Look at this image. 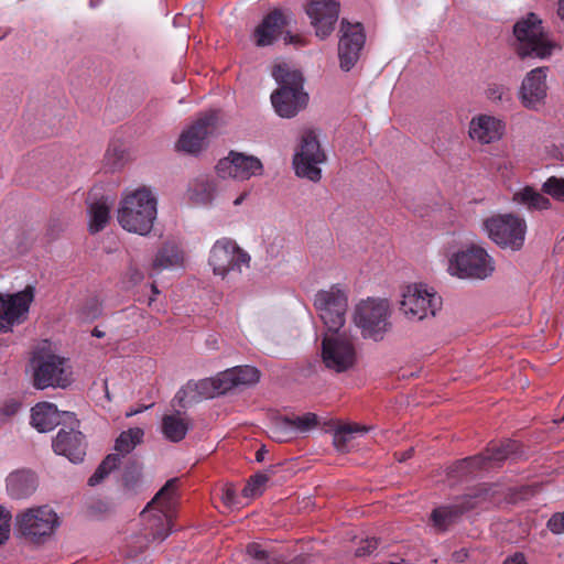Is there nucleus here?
Here are the masks:
<instances>
[{
	"mask_svg": "<svg viewBox=\"0 0 564 564\" xmlns=\"http://www.w3.org/2000/svg\"><path fill=\"white\" fill-rule=\"evenodd\" d=\"M177 479L172 478L156 492L153 499L148 503L147 508L141 512V518L147 521L144 529L130 536L127 544V555L137 557L143 553L152 542H162L171 533V519L160 510L158 513L150 514L149 509L153 506L170 508L176 496Z\"/></svg>",
	"mask_w": 564,
	"mask_h": 564,
	"instance_id": "obj_1",
	"label": "nucleus"
},
{
	"mask_svg": "<svg viewBox=\"0 0 564 564\" xmlns=\"http://www.w3.org/2000/svg\"><path fill=\"white\" fill-rule=\"evenodd\" d=\"M272 76L279 85L271 95L272 106L280 117L293 118L308 101V95L303 90V75L288 64H280L273 68Z\"/></svg>",
	"mask_w": 564,
	"mask_h": 564,
	"instance_id": "obj_2",
	"label": "nucleus"
},
{
	"mask_svg": "<svg viewBox=\"0 0 564 564\" xmlns=\"http://www.w3.org/2000/svg\"><path fill=\"white\" fill-rule=\"evenodd\" d=\"M120 226L130 232L147 236L156 219V198L147 187L126 195L117 215Z\"/></svg>",
	"mask_w": 564,
	"mask_h": 564,
	"instance_id": "obj_3",
	"label": "nucleus"
},
{
	"mask_svg": "<svg viewBox=\"0 0 564 564\" xmlns=\"http://www.w3.org/2000/svg\"><path fill=\"white\" fill-rule=\"evenodd\" d=\"M59 525L58 514L46 505L24 509L15 516L17 536L32 546L48 543Z\"/></svg>",
	"mask_w": 564,
	"mask_h": 564,
	"instance_id": "obj_4",
	"label": "nucleus"
},
{
	"mask_svg": "<svg viewBox=\"0 0 564 564\" xmlns=\"http://www.w3.org/2000/svg\"><path fill=\"white\" fill-rule=\"evenodd\" d=\"M499 488L496 484H482L457 498L453 503L433 509L430 517L433 527L437 532H446L462 519L465 512L485 503H497L499 499L496 495Z\"/></svg>",
	"mask_w": 564,
	"mask_h": 564,
	"instance_id": "obj_5",
	"label": "nucleus"
},
{
	"mask_svg": "<svg viewBox=\"0 0 564 564\" xmlns=\"http://www.w3.org/2000/svg\"><path fill=\"white\" fill-rule=\"evenodd\" d=\"M517 55L521 58H546L551 56L553 45L544 34L542 21L534 13L518 20L513 25Z\"/></svg>",
	"mask_w": 564,
	"mask_h": 564,
	"instance_id": "obj_6",
	"label": "nucleus"
},
{
	"mask_svg": "<svg viewBox=\"0 0 564 564\" xmlns=\"http://www.w3.org/2000/svg\"><path fill=\"white\" fill-rule=\"evenodd\" d=\"M482 228L489 239L500 248L518 251L524 245L527 224L517 215H492L484 219Z\"/></svg>",
	"mask_w": 564,
	"mask_h": 564,
	"instance_id": "obj_7",
	"label": "nucleus"
},
{
	"mask_svg": "<svg viewBox=\"0 0 564 564\" xmlns=\"http://www.w3.org/2000/svg\"><path fill=\"white\" fill-rule=\"evenodd\" d=\"M354 323L361 329L365 338L380 340L390 329V307L386 300L368 299L356 305Z\"/></svg>",
	"mask_w": 564,
	"mask_h": 564,
	"instance_id": "obj_8",
	"label": "nucleus"
},
{
	"mask_svg": "<svg viewBox=\"0 0 564 564\" xmlns=\"http://www.w3.org/2000/svg\"><path fill=\"white\" fill-rule=\"evenodd\" d=\"M448 271L459 279L485 280L494 273L495 262L484 248L470 245L453 254Z\"/></svg>",
	"mask_w": 564,
	"mask_h": 564,
	"instance_id": "obj_9",
	"label": "nucleus"
},
{
	"mask_svg": "<svg viewBox=\"0 0 564 564\" xmlns=\"http://www.w3.org/2000/svg\"><path fill=\"white\" fill-rule=\"evenodd\" d=\"M441 297L423 283L408 285L402 293L400 311L410 321H422L427 316H435L441 308Z\"/></svg>",
	"mask_w": 564,
	"mask_h": 564,
	"instance_id": "obj_10",
	"label": "nucleus"
},
{
	"mask_svg": "<svg viewBox=\"0 0 564 564\" xmlns=\"http://www.w3.org/2000/svg\"><path fill=\"white\" fill-rule=\"evenodd\" d=\"M325 160L326 154L321 149L316 133L313 130H306L301 137L299 149L293 158L295 174L312 182H318L322 177L318 165Z\"/></svg>",
	"mask_w": 564,
	"mask_h": 564,
	"instance_id": "obj_11",
	"label": "nucleus"
},
{
	"mask_svg": "<svg viewBox=\"0 0 564 564\" xmlns=\"http://www.w3.org/2000/svg\"><path fill=\"white\" fill-rule=\"evenodd\" d=\"M209 264L216 275L226 279L230 273H241L242 267L249 268L250 256L236 241L223 238L210 249Z\"/></svg>",
	"mask_w": 564,
	"mask_h": 564,
	"instance_id": "obj_12",
	"label": "nucleus"
},
{
	"mask_svg": "<svg viewBox=\"0 0 564 564\" xmlns=\"http://www.w3.org/2000/svg\"><path fill=\"white\" fill-rule=\"evenodd\" d=\"M322 360L325 367L336 372L350 369L356 362V349L345 333H327L322 340Z\"/></svg>",
	"mask_w": 564,
	"mask_h": 564,
	"instance_id": "obj_13",
	"label": "nucleus"
},
{
	"mask_svg": "<svg viewBox=\"0 0 564 564\" xmlns=\"http://www.w3.org/2000/svg\"><path fill=\"white\" fill-rule=\"evenodd\" d=\"M33 384L36 389L66 388L70 381L67 360L56 355H39L33 358Z\"/></svg>",
	"mask_w": 564,
	"mask_h": 564,
	"instance_id": "obj_14",
	"label": "nucleus"
},
{
	"mask_svg": "<svg viewBox=\"0 0 564 564\" xmlns=\"http://www.w3.org/2000/svg\"><path fill=\"white\" fill-rule=\"evenodd\" d=\"M314 305L323 321L327 333H337L344 326L348 307L347 296L339 289L332 288L319 291L315 295Z\"/></svg>",
	"mask_w": 564,
	"mask_h": 564,
	"instance_id": "obj_15",
	"label": "nucleus"
},
{
	"mask_svg": "<svg viewBox=\"0 0 564 564\" xmlns=\"http://www.w3.org/2000/svg\"><path fill=\"white\" fill-rule=\"evenodd\" d=\"M219 129V111L210 110L200 116L181 134L177 148L191 154L198 153L205 148L207 140L218 133Z\"/></svg>",
	"mask_w": 564,
	"mask_h": 564,
	"instance_id": "obj_16",
	"label": "nucleus"
},
{
	"mask_svg": "<svg viewBox=\"0 0 564 564\" xmlns=\"http://www.w3.org/2000/svg\"><path fill=\"white\" fill-rule=\"evenodd\" d=\"M216 172L220 178L246 181L252 176L262 175L263 165L253 155L231 151L228 156L218 161Z\"/></svg>",
	"mask_w": 564,
	"mask_h": 564,
	"instance_id": "obj_17",
	"label": "nucleus"
},
{
	"mask_svg": "<svg viewBox=\"0 0 564 564\" xmlns=\"http://www.w3.org/2000/svg\"><path fill=\"white\" fill-rule=\"evenodd\" d=\"M340 32L341 36L338 42V57L340 68L348 72L359 59L366 36L360 23L351 24L345 19L341 20Z\"/></svg>",
	"mask_w": 564,
	"mask_h": 564,
	"instance_id": "obj_18",
	"label": "nucleus"
},
{
	"mask_svg": "<svg viewBox=\"0 0 564 564\" xmlns=\"http://www.w3.org/2000/svg\"><path fill=\"white\" fill-rule=\"evenodd\" d=\"M33 297L32 286H26L23 291L7 297L0 294V332H9L14 324L22 322V317L29 312Z\"/></svg>",
	"mask_w": 564,
	"mask_h": 564,
	"instance_id": "obj_19",
	"label": "nucleus"
},
{
	"mask_svg": "<svg viewBox=\"0 0 564 564\" xmlns=\"http://www.w3.org/2000/svg\"><path fill=\"white\" fill-rule=\"evenodd\" d=\"M305 12L311 19L315 34L325 39L333 32L338 20L339 2L336 0H310L305 7Z\"/></svg>",
	"mask_w": 564,
	"mask_h": 564,
	"instance_id": "obj_20",
	"label": "nucleus"
},
{
	"mask_svg": "<svg viewBox=\"0 0 564 564\" xmlns=\"http://www.w3.org/2000/svg\"><path fill=\"white\" fill-rule=\"evenodd\" d=\"M69 430L62 427L53 438V449L57 455L67 457L72 463L83 462L86 455L87 443L78 430V425L70 424Z\"/></svg>",
	"mask_w": 564,
	"mask_h": 564,
	"instance_id": "obj_21",
	"label": "nucleus"
},
{
	"mask_svg": "<svg viewBox=\"0 0 564 564\" xmlns=\"http://www.w3.org/2000/svg\"><path fill=\"white\" fill-rule=\"evenodd\" d=\"M31 423L39 432L45 433L62 423H75L78 425V420L72 412H59L57 406L53 403L40 402L31 410Z\"/></svg>",
	"mask_w": 564,
	"mask_h": 564,
	"instance_id": "obj_22",
	"label": "nucleus"
},
{
	"mask_svg": "<svg viewBox=\"0 0 564 564\" xmlns=\"http://www.w3.org/2000/svg\"><path fill=\"white\" fill-rule=\"evenodd\" d=\"M546 67H536L522 80L519 97L525 108L535 109L546 97Z\"/></svg>",
	"mask_w": 564,
	"mask_h": 564,
	"instance_id": "obj_23",
	"label": "nucleus"
},
{
	"mask_svg": "<svg viewBox=\"0 0 564 564\" xmlns=\"http://www.w3.org/2000/svg\"><path fill=\"white\" fill-rule=\"evenodd\" d=\"M288 25V19L284 13L275 9L267 14L262 22L256 28L253 39L257 46L263 47L273 44V42L283 33Z\"/></svg>",
	"mask_w": 564,
	"mask_h": 564,
	"instance_id": "obj_24",
	"label": "nucleus"
},
{
	"mask_svg": "<svg viewBox=\"0 0 564 564\" xmlns=\"http://www.w3.org/2000/svg\"><path fill=\"white\" fill-rule=\"evenodd\" d=\"M520 455V444L517 441L507 440L500 445L492 444L484 453L478 454L480 469L491 470L509 458H517Z\"/></svg>",
	"mask_w": 564,
	"mask_h": 564,
	"instance_id": "obj_25",
	"label": "nucleus"
},
{
	"mask_svg": "<svg viewBox=\"0 0 564 564\" xmlns=\"http://www.w3.org/2000/svg\"><path fill=\"white\" fill-rule=\"evenodd\" d=\"M505 130L501 120L491 116H479L473 119L469 124V135L481 144H488L499 140Z\"/></svg>",
	"mask_w": 564,
	"mask_h": 564,
	"instance_id": "obj_26",
	"label": "nucleus"
},
{
	"mask_svg": "<svg viewBox=\"0 0 564 564\" xmlns=\"http://www.w3.org/2000/svg\"><path fill=\"white\" fill-rule=\"evenodd\" d=\"M7 492L12 499H25L37 489V477L28 469H19L9 474L6 479Z\"/></svg>",
	"mask_w": 564,
	"mask_h": 564,
	"instance_id": "obj_27",
	"label": "nucleus"
},
{
	"mask_svg": "<svg viewBox=\"0 0 564 564\" xmlns=\"http://www.w3.org/2000/svg\"><path fill=\"white\" fill-rule=\"evenodd\" d=\"M191 423L185 414L175 411L172 414H165L162 417L161 431L164 437L173 443H178L185 438Z\"/></svg>",
	"mask_w": 564,
	"mask_h": 564,
	"instance_id": "obj_28",
	"label": "nucleus"
},
{
	"mask_svg": "<svg viewBox=\"0 0 564 564\" xmlns=\"http://www.w3.org/2000/svg\"><path fill=\"white\" fill-rule=\"evenodd\" d=\"M217 189L216 182L213 177L200 175L193 180L188 185V198L197 205L212 204Z\"/></svg>",
	"mask_w": 564,
	"mask_h": 564,
	"instance_id": "obj_29",
	"label": "nucleus"
},
{
	"mask_svg": "<svg viewBox=\"0 0 564 564\" xmlns=\"http://www.w3.org/2000/svg\"><path fill=\"white\" fill-rule=\"evenodd\" d=\"M197 387H202L203 398L205 399L225 394L231 389L237 388L230 369L218 373L215 378H206L200 380Z\"/></svg>",
	"mask_w": 564,
	"mask_h": 564,
	"instance_id": "obj_30",
	"label": "nucleus"
},
{
	"mask_svg": "<svg viewBox=\"0 0 564 564\" xmlns=\"http://www.w3.org/2000/svg\"><path fill=\"white\" fill-rule=\"evenodd\" d=\"M479 462L477 455L459 459L447 468V476L454 480H460L475 475L477 471H484V469H480Z\"/></svg>",
	"mask_w": 564,
	"mask_h": 564,
	"instance_id": "obj_31",
	"label": "nucleus"
},
{
	"mask_svg": "<svg viewBox=\"0 0 564 564\" xmlns=\"http://www.w3.org/2000/svg\"><path fill=\"white\" fill-rule=\"evenodd\" d=\"M269 436L278 443H285L295 437L294 425L289 416H278L272 420Z\"/></svg>",
	"mask_w": 564,
	"mask_h": 564,
	"instance_id": "obj_32",
	"label": "nucleus"
},
{
	"mask_svg": "<svg viewBox=\"0 0 564 564\" xmlns=\"http://www.w3.org/2000/svg\"><path fill=\"white\" fill-rule=\"evenodd\" d=\"M514 200L525 205L530 209H549L551 202L543 194L534 191L532 187H524L514 194Z\"/></svg>",
	"mask_w": 564,
	"mask_h": 564,
	"instance_id": "obj_33",
	"label": "nucleus"
},
{
	"mask_svg": "<svg viewBox=\"0 0 564 564\" xmlns=\"http://www.w3.org/2000/svg\"><path fill=\"white\" fill-rule=\"evenodd\" d=\"M182 252L174 245H165L162 247L153 261L154 270H164L177 265L182 261Z\"/></svg>",
	"mask_w": 564,
	"mask_h": 564,
	"instance_id": "obj_34",
	"label": "nucleus"
},
{
	"mask_svg": "<svg viewBox=\"0 0 564 564\" xmlns=\"http://www.w3.org/2000/svg\"><path fill=\"white\" fill-rule=\"evenodd\" d=\"M89 230L91 234L99 232L105 228L109 220V206L102 199L93 203L89 206Z\"/></svg>",
	"mask_w": 564,
	"mask_h": 564,
	"instance_id": "obj_35",
	"label": "nucleus"
},
{
	"mask_svg": "<svg viewBox=\"0 0 564 564\" xmlns=\"http://www.w3.org/2000/svg\"><path fill=\"white\" fill-rule=\"evenodd\" d=\"M144 432L140 427H132L122 432L116 440L115 449L122 454H129L134 447L141 443Z\"/></svg>",
	"mask_w": 564,
	"mask_h": 564,
	"instance_id": "obj_36",
	"label": "nucleus"
},
{
	"mask_svg": "<svg viewBox=\"0 0 564 564\" xmlns=\"http://www.w3.org/2000/svg\"><path fill=\"white\" fill-rule=\"evenodd\" d=\"M120 464L119 454H109L97 467L95 473L89 477L88 485L96 486L100 484L111 470L116 469Z\"/></svg>",
	"mask_w": 564,
	"mask_h": 564,
	"instance_id": "obj_37",
	"label": "nucleus"
},
{
	"mask_svg": "<svg viewBox=\"0 0 564 564\" xmlns=\"http://www.w3.org/2000/svg\"><path fill=\"white\" fill-rule=\"evenodd\" d=\"M237 387L252 386L260 380V371L252 366H238L230 369Z\"/></svg>",
	"mask_w": 564,
	"mask_h": 564,
	"instance_id": "obj_38",
	"label": "nucleus"
},
{
	"mask_svg": "<svg viewBox=\"0 0 564 564\" xmlns=\"http://www.w3.org/2000/svg\"><path fill=\"white\" fill-rule=\"evenodd\" d=\"M369 427L359 424H345L339 426L334 434V445L344 451L346 444L351 440L354 433H366Z\"/></svg>",
	"mask_w": 564,
	"mask_h": 564,
	"instance_id": "obj_39",
	"label": "nucleus"
},
{
	"mask_svg": "<svg viewBox=\"0 0 564 564\" xmlns=\"http://www.w3.org/2000/svg\"><path fill=\"white\" fill-rule=\"evenodd\" d=\"M486 97L503 107H510L512 100L510 88L500 84H490L486 89Z\"/></svg>",
	"mask_w": 564,
	"mask_h": 564,
	"instance_id": "obj_40",
	"label": "nucleus"
},
{
	"mask_svg": "<svg viewBox=\"0 0 564 564\" xmlns=\"http://www.w3.org/2000/svg\"><path fill=\"white\" fill-rule=\"evenodd\" d=\"M198 382H187L185 387L180 389L175 394L174 401L178 403L180 406H185V401L191 398L194 401H197L199 398H203L202 387H197Z\"/></svg>",
	"mask_w": 564,
	"mask_h": 564,
	"instance_id": "obj_41",
	"label": "nucleus"
},
{
	"mask_svg": "<svg viewBox=\"0 0 564 564\" xmlns=\"http://www.w3.org/2000/svg\"><path fill=\"white\" fill-rule=\"evenodd\" d=\"M246 552L250 557L261 564H279L278 558L264 550L259 543L253 542L248 544Z\"/></svg>",
	"mask_w": 564,
	"mask_h": 564,
	"instance_id": "obj_42",
	"label": "nucleus"
},
{
	"mask_svg": "<svg viewBox=\"0 0 564 564\" xmlns=\"http://www.w3.org/2000/svg\"><path fill=\"white\" fill-rule=\"evenodd\" d=\"M542 191L557 200L564 202V178L551 176L542 185Z\"/></svg>",
	"mask_w": 564,
	"mask_h": 564,
	"instance_id": "obj_43",
	"label": "nucleus"
},
{
	"mask_svg": "<svg viewBox=\"0 0 564 564\" xmlns=\"http://www.w3.org/2000/svg\"><path fill=\"white\" fill-rule=\"evenodd\" d=\"M269 480V477L265 474H256L253 475L248 484L242 489V495L247 498L257 497L262 494V487Z\"/></svg>",
	"mask_w": 564,
	"mask_h": 564,
	"instance_id": "obj_44",
	"label": "nucleus"
},
{
	"mask_svg": "<svg viewBox=\"0 0 564 564\" xmlns=\"http://www.w3.org/2000/svg\"><path fill=\"white\" fill-rule=\"evenodd\" d=\"M291 421L294 425V433H305L310 430L314 429L318 424L317 415L314 413H305L302 416L291 417Z\"/></svg>",
	"mask_w": 564,
	"mask_h": 564,
	"instance_id": "obj_45",
	"label": "nucleus"
},
{
	"mask_svg": "<svg viewBox=\"0 0 564 564\" xmlns=\"http://www.w3.org/2000/svg\"><path fill=\"white\" fill-rule=\"evenodd\" d=\"M11 512L6 507L0 506V545L4 544L10 536Z\"/></svg>",
	"mask_w": 564,
	"mask_h": 564,
	"instance_id": "obj_46",
	"label": "nucleus"
},
{
	"mask_svg": "<svg viewBox=\"0 0 564 564\" xmlns=\"http://www.w3.org/2000/svg\"><path fill=\"white\" fill-rule=\"evenodd\" d=\"M141 477V467L139 464L133 463L127 466L123 473V484L129 489H134Z\"/></svg>",
	"mask_w": 564,
	"mask_h": 564,
	"instance_id": "obj_47",
	"label": "nucleus"
},
{
	"mask_svg": "<svg viewBox=\"0 0 564 564\" xmlns=\"http://www.w3.org/2000/svg\"><path fill=\"white\" fill-rule=\"evenodd\" d=\"M379 546V540L376 538H367L356 549L355 555L357 557L371 556L376 553Z\"/></svg>",
	"mask_w": 564,
	"mask_h": 564,
	"instance_id": "obj_48",
	"label": "nucleus"
},
{
	"mask_svg": "<svg viewBox=\"0 0 564 564\" xmlns=\"http://www.w3.org/2000/svg\"><path fill=\"white\" fill-rule=\"evenodd\" d=\"M101 314V305L95 297L87 300L82 307V315L87 319H95Z\"/></svg>",
	"mask_w": 564,
	"mask_h": 564,
	"instance_id": "obj_49",
	"label": "nucleus"
},
{
	"mask_svg": "<svg viewBox=\"0 0 564 564\" xmlns=\"http://www.w3.org/2000/svg\"><path fill=\"white\" fill-rule=\"evenodd\" d=\"M546 528L553 534H563L564 533V511L554 513L547 521Z\"/></svg>",
	"mask_w": 564,
	"mask_h": 564,
	"instance_id": "obj_50",
	"label": "nucleus"
},
{
	"mask_svg": "<svg viewBox=\"0 0 564 564\" xmlns=\"http://www.w3.org/2000/svg\"><path fill=\"white\" fill-rule=\"evenodd\" d=\"M503 564H528L522 553H516L514 555L507 557Z\"/></svg>",
	"mask_w": 564,
	"mask_h": 564,
	"instance_id": "obj_51",
	"label": "nucleus"
},
{
	"mask_svg": "<svg viewBox=\"0 0 564 564\" xmlns=\"http://www.w3.org/2000/svg\"><path fill=\"white\" fill-rule=\"evenodd\" d=\"M20 408V404L18 402H10V403H7L3 408V413L6 415H13L18 412Z\"/></svg>",
	"mask_w": 564,
	"mask_h": 564,
	"instance_id": "obj_52",
	"label": "nucleus"
},
{
	"mask_svg": "<svg viewBox=\"0 0 564 564\" xmlns=\"http://www.w3.org/2000/svg\"><path fill=\"white\" fill-rule=\"evenodd\" d=\"M413 452H414L413 447H410L406 451H403V452H400V453H395V457H397V459L399 462H405L406 459L412 457Z\"/></svg>",
	"mask_w": 564,
	"mask_h": 564,
	"instance_id": "obj_53",
	"label": "nucleus"
},
{
	"mask_svg": "<svg viewBox=\"0 0 564 564\" xmlns=\"http://www.w3.org/2000/svg\"><path fill=\"white\" fill-rule=\"evenodd\" d=\"M283 40L286 44L297 43L300 40L296 35H293L290 31L284 33Z\"/></svg>",
	"mask_w": 564,
	"mask_h": 564,
	"instance_id": "obj_54",
	"label": "nucleus"
},
{
	"mask_svg": "<svg viewBox=\"0 0 564 564\" xmlns=\"http://www.w3.org/2000/svg\"><path fill=\"white\" fill-rule=\"evenodd\" d=\"M226 503L230 505L235 501V492L232 489H227L223 496Z\"/></svg>",
	"mask_w": 564,
	"mask_h": 564,
	"instance_id": "obj_55",
	"label": "nucleus"
},
{
	"mask_svg": "<svg viewBox=\"0 0 564 564\" xmlns=\"http://www.w3.org/2000/svg\"><path fill=\"white\" fill-rule=\"evenodd\" d=\"M267 453H268V451L265 449L264 446H262L256 453V460L259 462V463L263 462L264 460V456H265Z\"/></svg>",
	"mask_w": 564,
	"mask_h": 564,
	"instance_id": "obj_56",
	"label": "nucleus"
},
{
	"mask_svg": "<svg viewBox=\"0 0 564 564\" xmlns=\"http://www.w3.org/2000/svg\"><path fill=\"white\" fill-rule=\"evenodd\" d=\"M557 15L561 20H564V4H558Z\"/></svg>",
	"mask_w": 564,
	"mask_h": 564,
	"instance_id": "obj_57",
	"label": "nucleus"
},
{
	"mask_svg": "<svg viewBox=\"0 0 564 564\" xmlns=\"http://www.w3.org/2000/svg\"><path fill=\"white\" fill-rule=\"evenodd\" d=\"M91 335H93V336H95V337L101 338V337H104V336H105V333H104V332H101V330H99V329L96 327V328H94V330H93Z\"/></svg>",
	"mask_w": 564,
	"mask_h": 564,
	"instance_id": "obj_58",
	"label": "nucleus"
},
{
	"mask_svg": "<svg viewBox=\"0 0 564 564\" xmlns=\"http://www.w3.org/2000/svg\"><path fill=\"white\" fill-rule=\"evenodd\" d=\"M246 196H247V193H243L242 195H240L238 198L235 199L234 205H236V206L240 205L243 202V199L246 198Z\"/></svg>",
	"mask_w": 564,
	"mask_h": 564,
	"instance_id": "obj_59",
	"label": "nucleus"
},
{
	"mask_svg": "<svg viewBox=\"0 0 564 564\" xmlns=\"http://www.w3.org/2000/svg\"><path fill=\"white\" fill-rule=\"evenodd\" d=\"M132 279L139 281L142 279V274L139 273L138 271H134V273L132 274Z\"/></svg>",
	"mask_w": 564,
	"mask_h": 564,
	"instance_id": "obj_60",
	"label": "nucleus"
},
{
	"mask_svg": "<svg viewBox=\"0 0 564 564\" xmlns=\"http://www.w3.org/2000/svg\"><path fill=\"white\" fill-rule=\"evenodd\" d=\"M139 412H140V410H137V411H135V410H132L131 412H128V413H127V416H131V415L137 414V413H139Z\"/></svg>",
	"mask_w": 564,
	"mask_h": 564,
	"instance_id": "obj_61",
	"label": "nucleus"
},
{
	"mask_svg": "<svg viewBox=\"0 0 564 564\" xmlns=\"http://www.w3.org/2000/svg\"><path fill=\"white\" fill-rule=\"evenodd\" d=\"M152 291H153L154 293H159V290H158V288H156L154 284H152Z\"/></svg>",
	"mask_w": 564,
	"mask_h": 564,
	"instance_id": "obj_62",
	"label": "nucleus"
},
{
	"mask_svg": "<svg viewBox=\"0 0 564 564\" xmlns=\"http://www.w3.org/2000/svg\"><path fill=\"white\" fill-rule=\"evenodd\" d=\"M557 423H564V415L558 420L556 421Z\"/></svg>",
	"mask_w": 564,
	"mask_h": 564,
	"instance_id": "obj_63",
	"label": "nucleus"
},
{
	"mask_svg": "<svg viewBox=\"0 0 564 564\" xmlns=\"http://www.w3.org/2000/svg\"><path fill=\"white\" fill-rule=\"evenodd\" d=\"M558 4H564V0H558Z\"/></svg>",
	"mask_w": 564,
	"mask_h": 564,
	"instance_id": "obj_64",
	"label": "nucleus"
}]
</instances>
